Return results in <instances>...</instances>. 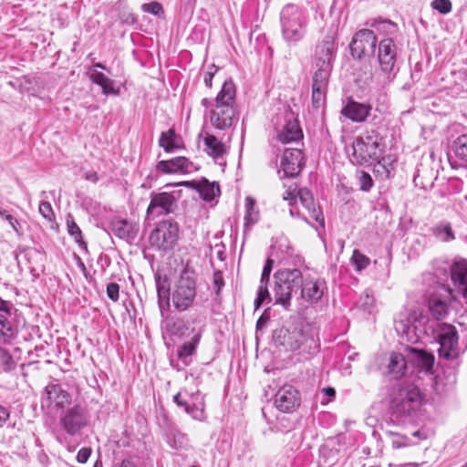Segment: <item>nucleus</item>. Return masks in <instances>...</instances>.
Returning <instances> with one entry per match:
<instances>
[{
    "instance_id": "f257e3e1",
    "label": "nucleus",
    "mask_w": 467,
    "mask_h": 467,
    "mask_svg": "<svg viewBox=\"0 0 467 467\" xmlns=\"http://www.w3.org/2000/svg\"><path fill=\"white\" fill-rule=\"evenodd\" d=\"M422 395L414 384H400L390 394V410L397 418L411 417L422 405Z\"/></svg>"
},
{
    "instance_id": "f03ea898",
    "label": "nucleus",
    "mask_w": 467,
    "mask_h": 467,
    "mask_svg": "<svg viewBox=\"0 0 467 467\" xmlns=\"http://www.w3.org/2000/svg\"><path fill=\"white\" fill-rule=\"evenodd\" d=\"M235 94L234 82L225 80L215 99L214 109L211 111V122L215 129L226 130L233 125L235 117Z\"/></svg>"
},
{
    "instance_id": "7ed1b4c3",
    "label": "nucleus",
    "mask_w": 467,
    "mask_h": 467,
    "mask_svg": "<svg viewBox=\"0 0 467 467\" xmlns=\"http://www.w3.org/2000/svg\"><path fill=\"white\" fill-rule=\"evenodd\" d=\"M274 279L275 304L281 305L288 310L291 306L292 294L300 291L303 285V274L296 268H285L276 271Z\"/></svg>"
},
{
    "instance_id": "20e7f679",
    "label": "nucleus",
    "mask_w": 467,
    "mask_h": 467,
    "mask_svg": "<svg viewBox=\"0 0 467 467\" xmlns=\"http://www.w3.org/2000/svg\"><path fill=\"white\" fill-rule=\"evenodd\" d=\"M431 323L429 317L417 308L401 314L399 319L395 320V329L406 340L416 342L420 334H429Z\"/></svg>"
},
{
    "instance_id": "39448f33",
    "label": "nucleus",
    "mask_w": 467,
    "mask_h": 467,
    "mask_svg": "<svg viewBox=\"0 0 467 467\" xmlns=\"http://www.w3.org/2000/svg\"><path fill=\"white\" fill-rule=\"evenodd\" d=\"M196 297V274L193 270L184 269L175 282L171 300L174 307L185 311L192 306Z\"/></svg>"
},
{
    "instance_id": "423d86ee",
    "label": "nucleus",
    "mask_w": 467,
    "mask_h": 467,
    "mask_svg": "<svg viewBox=\"0 0 467 467\" xmlns=\"http://www.w3.org/2000/svg\"><path fill=\"white\" fill-rule=\"evenodd\" d=\"M379 134L372 130L357 137L352 143L351 161L359 165L379 161L381 156Z\"/></svg>"
},
{
    "instance_id": "0eeeda50",
    "label": "nucleus",
    "mask_w": 467,
    "mask_h": 467,
    "mask_svg": "<svg viewBox=\"0 0 467 467\" xmlns=\"http://www.w3.org/2000/svg\"><path fill=\"white\" fill-rule=\"evenodd\" d=\"M429 331L440 345L439 356L446 359H452L458 355L459 336L456 327L448 323H438L434 327L431 323Z\"/></svg>"
},
{
    "instance_id": "6e6552de",
    "label": "nucleus",
    "mask_w": 467,
    "mask_h": 467,
    "mask_svg": "<svg viewBox=\"0 0 467 467\" xmlns=\"http://www.w3.org/2000/svg\"><path fill=\"white\" fill-rule=\"evenodd\" d=\"M282 33L287 42L296 43L305 35L304 20L300 9L289 4L281 11Z\"/></svg>"
},
{
    "instance_id": "1a4fd4ad",
    "label": "nucleus",
    "mask_w": 467,
    "mask_h": 467,
    "mask_svg": "<svg viewBox=\"0 0 467 467\" xmlns=\"http://www.w3.org/2000/svg\"><path fill=\"white\" fill-rule=\"evenodd\" d=\"M451 289L444 285H438L427 300L428 311L434 320H442L450 313L452 301Z\"/></svg>"
},
{
    "instance_id": "9d476101",
    "label": "nucleus",
    "mask_w": 467,
    "mask_h": 467,
    "mask_svg": "<svg viewBox=\"0 0 467 467\" xmlns=\"http://www.w3.org/2000/svg\"><path fill=\"white\" fill-rule=\"evenodd\" d=\"M179 226L171 221H162L150 233L149 241L151 246L159 250H171L176 244Z\"/></svg>"
},
{
    "instance_id": "9b49d317",
    "label": "nucleus",
    "mask_w": 467,
    "mask_h": 467,
    "mask_svg": "<svg viewBox=\"0 0 467 467\" xmlns=\"http://www.w3.org/2000/svg\"><path fill=\"white\" fill-rule=\"evenodd\" d=\"M89 417L85 407L76 404L64 410L59 416V422L64 431L70 436L80 433L88 426Z\"/></svg>"
},
{
    "instance_id": "f8f14e48",
    "label": "nucleus",
    "mask_w": 467,
    "mask_h": 467,
    "mask_svg": "<svg viewBox=\"0 0 467 467\" xmlns=\"http://www.w3.org/2000/svg\"><path fill=\"white\" fill-rule=\"evenodd\" d=\"M377 58L380 71L385 74L388 81H391L398 71L397 46L393 39L385 38L379 43Z\"/></svg>"
},
{
    "instance_id": "ddd939ff",
    "label": "nucleus",
    "mask_w": 467,
    "mask_h": 467,
    "mask_svg": "<svg viewBox=\"0 0 467 467\" xmlns=\"http://www.w3.org/2000/svg\"><path fill=\"white\" fill-rule=\"evenodd\" d=\"M377 37L370 29L358 31L349 45L351 54L358 59L365 57H371L375 54Z\"/></svg>"
},
{
    "instance_id": "4468645a",
    "label": "nucleus",
    "mask_w": 467,
    "mask_h": 467,
    "mask_svg": "<svg viewBox=\"0 0 467 467\" xmlns=\"http://www.w3.org/2000/svg\"><path fill=\"white\" fill-rule=\"evenodd\" d=\"M312 77V104L319 109L324 103L332 67L314 66Z\"/></svg>"
},
{
    "instance_id": "2eb2a0df",
    "label": "nucleus",
    "mask_w": 467,
    "mask_h": 467,
    "mask_svg": "<svg viewBox=\"0 0 467 467\" xmlns=\"http://www.w3.org/2000/svg\"><path fill=\"white\" fill-rule=\"evenodd\" d=\"M177 207V198L171 192H152L150 202L147 208V214L154 217L166 215L175 211Z\"/></svg>"
},
{
    "instance_id": "dca6fc26",
    "label": "nucleus",
    "mask_w": 467,
    "mask_h": 467,
    "mask_svg": "<svg viewBox=\"0 0 467 467\" xmlns=\"http://www.w3.org/2000/svg\"><path fill=\"white\" fill-rule=\"evenodd\" d=\"M305 165V157L301 150L287 148L284 150L280 167L286 177L297 176Z\"/></svg>"
},
{
    "instance_id": "f3484780",
    "label": "nucleus",
    "mask_w": 467,
    "mask_h": 467,
    "mask_svg": "<svg viewBox=\"0 0 467 467\" xmlns=\"http://www.w3.org/2000/svg\"><path fill=\"white\" fill-rule=\"evenodd\" d=\"M275 405L282 412H291L300 405V396L292 385H284L275 396Z\"/></svg>"
},
{
    "instance_id": "a211bd4d",
    "label": "nucleus",
    "mask_w": 467,
    "mask_h": 467,
    "mask_svg": "<svg viewBox=\"0 0 467 467\" xmlns=\"http://www.w3.org/2000/svg\"><path fill=\"white\" fill-rule=\"evenodd\" d=\"M274 342L287 351L297 350L303 343L304 336L300 330H290L285 327L275 329L273 335Z\"/></svg>"
},
{
    "instance_id": "6ab92c4d",
    "label": "nucleus",
    "mask_w": 467,
    "mask_h": 467,
    "mask_svg": "<svg viewBox=\"0 0 467 467\" xmlns=\"http://www.w3.org/2000/svg\"><path fill=\"white\" fill-rule=\"evenodd\" d=\"M326 284L324 281L303 276V285L300 287V299L306 303H317L324 294Z\"/></svg>"
},
{
    "instance_id": "aec40b11",
    "label": "nucleus",
    "mask_w": 467,
    "mask_h": 467,
    "mask_svg": "<svg viewBox=\"0 0 467 467\" xmlns=\"http://www.w3.org/2000/svg\"><path fill=\"white\" fill-rule=\"evenodd\" d=\"M71 397L69 393L64 390L58 384H49L45 389L44 396L41 400L42 407L64 408L70 403Z\"/></svg>"
},
{
    "instance_id": "412c9836",
    "label": "nucleus",
    "mask_w": 467,
    "mask_h": 467,
    "mask_svg": "<svg viewBox=\"0 0 467 467\" xmlns=\"http://www.w3.org/2000/svg\"><path fill=\"white\" fill-rule=\"evenodd\" d=\"M335 48L333 37H325L316 47L314 66L332 67Z\"/></svg>"
},
{
    "instance_id": "4be33fe9",
    "label": "nucleus",
    "mask_w": 467,
    "mask_h": 467,
    "mask_svg": "<svg viewBox=\"0 0 467 467\" xmlns=\"http://www.w3.org/2000/svg\"><path fill=\"white\" fill-rule=\"evenodd\" d=\"M273 265L274 260H272L271 258H267L262 271L257 296L254 300L255 309H258L263 303H270L272 300L268 291V283L270 280V275L273 269Z\"/></svg>"
},
{
    "instance_id": "5701e85b",
    "label": "nucleus",
    "mask_w": 467,
    "mask_h": 467,
    "mask_svg": "<svg viewBox=\"0 0 467 467\" xmlns=\"http://www.w3.org/2000/svg\"><path fill=\"white\" fill-rule=\"evenodd\" d=\"M451 278L457 291L467 298V262H455L451 266Z\"/></svg>"
},
{
    "instance_id": "b1692460",
    "label": "nucleus",
    "mask_w": 467,
    "mask_h": 467,
    "mask_svg": "<svg viewBox=\"0 0 467 467\" xmlns=\"http://www.w3.org/2000/svg\"><path fill=\"white\" fill-rule=\"evenodd\" d=\"M297 195L302 205L308 211L310 219L318 223V224L324 228L325 219L322 211L316 205L311 192L306 188H302L297 191Z\"/></svg>"
},
{
    "instance_id": "393cba45",
    "label": "nucleus",
    "mask_w": 467,
    "mask_h": 467,
    "mask_svg": "<svg viewBox=\"0 0 467 467\" xmlns=\"http://www.w3.org/2000/svg\"><path fill=\"white\" fill-rule=\"evenodd\" d=\"M370 110L371 106L369 104L349 100L343 107L341 113L343 116L347 117L354 122H363L369 115Z\"/></svg>"
},
{
    "instance_id": "a878e982",
    "label": "nucleus",
    "mask_w": 467,
    "mask_h": 467,
    "mask_svg": "<svg viewBox=\"0 0 467 467\" xmlns=\"http://www.w3.org/2000/svg\"><path fill=\"white\" fill-rule=\"evenodd\" d=\"M192 163L185 157H176L168 161H161L156 168L162 173L189 172Z\"/></svg>"
},
{
    "instance_id": "bb28decb",
    "label": "nucleus",
    "mask_w": 467,
    "mask_h": 467,
    "mask_svg": "<svg viewBox=\"0 0 467 467\" xmlns=\"http://www.w3.org/2000/svg\"><path fill=\"white\" fill-rule=\"evenodd\" d=\"M111 231L120 239L133 241L137 237L139 225L127 220H115L111 223Z\"/></svg>"
},
{
    "instance_id": "cd10ccee",
    "label": "nucleus",
    "mask_w": 467,
    "mask_h": 467,
    "mask_svg": "<svg viewBox=\"0 0 467 467\" xmlns=\"http://www.w3.org/2000/svg\"><path fill=\"white\" fill-rule=\"evenodd\" d=\"M278 140L282 143H289L298 141L303 139V131L299 126L297 119H288L285 124L277 135Z\"/></svg>"
},
{
    "instance_id": "c85d7f7f",
    "label": "nucleus",
    "mask_w": 467,
    "mask_h": 467,
    "mask_svg": "<svg viewBox=\"0 0 467 467\" xmlns=\"http://www.w3.org/2000/svg\"><path fill=\"white\" fill-rule=\"evenodd\" d=\"M431 234L440 242L449 243L455 240V234L451 223L441 221L431 228Z\"/></svg>"
},
{
    "instance_id": "c756f323",
    "label": "nucleus",
    "mask_w": 467,
    "mask_h": 467,
    "mask_svg": "<svg viewBox=\"0 0 467 467\" xmlns=\"http://www.w3.org/2000/svg\"><path fill=\"white\" fill-rule=\"evenodd\" d=\"M409 351L412 359L414 360L418 367L427 371L432 369L434 364L433 354L414 348H409Z\"/></svg>"
},
{
    "instance_id": "7c9ffc66",
    "label": "nucleus",
    "mask_w": 467,
    "mask_h": 467,
    "mask_svg": "<svg viewBox=\"0 0 467 467\" xmlns=\"http://www.w3.org/2000/svg\"><path fill=\"white\" fill-rule=\"evenodd\" d=\"M204 149L203 150L213 159L222 157L224 152V145L214 135L207 133L203 139Z\"/></svg>"
},
{
    "instance_id": "2f4dec72",
    "label": "nucleus",
    "mask_w": 467,
    "mask_h": 467,
    "mask_svg": "<svg viewBox=\"0 0 467 467\" xmlns=\"http://www.w3.org/2000/svg\"><path fill=\"white\" fill-rule=\"evenodd\" d=\"M197 191L204 201H213L220 193L218 183L202 179L197 183Z\"/></svg>"
},
{
    "instance_id": "473e14b6",
    "label": "nucleus",
    "mask_w": 467,
    "mask_h": 467,
    "mask_svg": "<svg viewBox=\"0 0 467 467\" xmlns=\"http://www.w3.org/2000/svg\"><path fill=\"white\" fill-rule=\"evenodd\" d=\"M201 339V335H194L190 341L184 342L178 349V358L185 364L190 363L191 357L194 354L197 345Z\"/></svg>"
},
{
    "instance_id": "72a5a7b5",
    "label": "nucleus",
    "mask_w": 467,
    "mask_h": 467,
    "mask_svg": "<svg viewBox=\"0 0 467 467\" xmlns=\"http://www.w3.org/2000/svg\"><path fill=\"white\" fill-rule=\"evenodd\" d=\"M180 138L176 135L175 131L171 129L167 131L161 132L159 140V145L166 152H172L175 149L180 148Z\"/></svg>"
},
{
    "instance_id": "f704fd0d",
    "label": "nucleus",
    "mask_w": 467,
    "mask_h": 467,
    "mask_svg": "<svg viewBox=\"0 0 467 467\" xmlns=\"http://www.w3.org/2000/svg\"><path fill=\"white\" fill-rule=\"evenodd\" d=\"M156 287L158 294V303L160 309L162 311L170 306V285L166 279H161V276L156 277Z\"/></svg>"
},
{
    "instance_id": "c9c22d12",
    "label": "nucleus",
    "mask_w": 467,
    "mask_h": 467,
    "mask_svg": "<svg viewBox=\"0 0 467 467\" xmlns=\"http://www.w3.org/2000/svg\"><path fill=\"white\" fill-rule=\"evenodd\" d=\"M89 78L92 80V82L99 85L102 88V91L104 94H118V89H115L114 88V81L109 78L102 72H90Z\"/></svg>"
},
{
    "instance_id": "e433bc0d",
    "label": "nucleus",
    "mask_w": 467,
    "mask_h": 467,
    "mask_svg": "<svg viewBox=\"0 0 467 467\" xmlns=\"http://www.w3.org/2000/svg\"><path fill=\"white\" fill-rule=\"evenodd\" d=\"M406 369L405 358L400 353H391L389 362L388 365V371L392 374L394 378H399L404 374Z\"/></svg>"
},
{
    "instance_id": "4c0bfd02",
    "label": "nucleus",
    "mask_w": 467,
    "mask_h": 467,
    "mask_svg": "<svg viewBox=\"0 0 467 467\" xmlns=\"http://www.w3.org/2000/svg\"><path fill=\"white\" fill-rule=\"evenodd\" d=\"M165 327L168 333L173 336L182 337L189 329L186 322L181 317H168L165 321Z\"/></svg>"
},
{
    "instance_id": "58836bf2",
    "label": "nucleus",
    "mask_w": 467,
    "mask_h": 467,
    "mask_svg": "<svg viewBox=\"0 0 467 467\" xmlns=\"http://www.w3.org/2000/svg\"><path fill=\"white\" fill-rule=\"evenodd\" d=\"M259 220V212L255 208V201L247 196L245 198V215H244V227L245 229L250 228Z\"/></svg>"
},
{
    "instance_id": "ea45409f",
    "label": "nucleus",
    "mask_w": 467,
    "mask_h": 467,
    "mask_svg": "<svg viewBox=\"0 0 467 467\" xmlns=\"http://www.w3.org/2000/svg\"><path fill=\"white\" fill-rule=\"evenodd\" d=\"M66 223L68 234L74 238L75 242L79 245V247L87 250L88 246L87 243L83 240L82 232L74 221V218L71 214L67 215Z\"/></svg>"
},
{
    "instance_id": "a19ab883",
    "label": "nucleus",
    "mask_w": 467,
    "mask_h": 467,
    "mask_svg": "<svg viewBox=\"0 0 467 467\" xmlns=\"http://www.w3.org/2000/svg\"><path fill=\"white\" fill-rule=\"evenodd\" d=\"M15 336L14 327L5 315L0 314V345L9 343Z\"/></svg>"
},
{
    "instance_id": "79ce46f5",
    "label": "nucleus",
    "mask_w": 467,
    "mask_h": 467,
    "mask_svg": "<svg viewBox=\"0 0 467 467\" xmlns=\"http://www.w3.org/2000/svg\"><path fill=\"white\" fill-rule=\"evenodd\" d=\"M370 26L385 34H393L397 28V25L389 19H375Z\"/></svg>"
},
{
    "instance_id": "37998d69",
    "label": "nucleus",
    "mask_w": 467,
    "mask_h": 467,
    "mask_svg": "<svg viewBox=\"0 0 467 467\" xmlns=\"http://www.w3.org/2000/svg\"><path fill=\"white\" fill-rule=\"evenodd\" d=\"M454 151L458 157L467 161V134L461 135L454 141Z\"/></svg>"
},
{
    "instance_id": "c03bdc74",
    "label": "nucleus",
    "mask_w": 467,
    "mask_h": 467,
    "mask_svg": "<svg viewBox=\"0 0 467 467\" xmlns=\"http://www.w3.org/2000/svg\"><path fill=\"white\" fill-rule=\"evenodd\" d=\"M351 260L359 271L365 269L369 265V258L361 254L358 250H354Z\"/></svg>"
},
{
    "instance_id": "a18cd8bd",
    "label": "nucleus",
    "mask_w": 467,
    "mask_h": 467,
    "mask_svg": "<svg viewBox=\"0 0 467 467\" xmlns=\"http://www.w3.org/2000/svg\"><path fill=\"white\" fill-rule=\"evenodd\" d=\"M141 9L145 13H150L157 16H161L163 15V8L162 5L156 1L146 3L141 5Z\"/></svg>"
},
{
    "instance_id": "49530a36",
    "label": "nucleus",
    "mask_w": 467,
    "mask_h": 467,
    "mask_svg": "<svg viewBox=\"0 0 467 467\" xmlns=\"http://www.w3.org/2000/svg\"><path fill=\"white\" fill-rule=\"evenodd\" d=\"M358 182L360 189L364 192H368L373 186V180L371 176L366 171H359L358 173Z\"/></svg>"
},
{
    "instance_id": "de8ad7c7",
    "label": "nucleus",
    "mask_w": 467,
    "mask_h": 467,
    "mask_svg": "<svg viewBox=\"0 0 467 467\" xmlns=\"http://www.w3.org/2000/svg\"><path fill=\"white\" fill-rule=\"evenodd\" d=\"M431 5L433 9L443 15L451 11V2L450 0H433Z\"/></svg>"
},
{
    "instance_id": "09e8293b",
    "label": "nucleus",
    "mask_w": 467,
    "mask_h": 467,
    "mask_svg": "<svg viewBox=\"0 0 467 467\" xmlns=\"http://www.w3.org/2000/svg\"><path fill=\"white\" fill-rule=\"evenodd\" d=\"M38 211L40 214L47 221L51 222L55 219L53 208L48 202L42 201L39 203Z\"/></svg>"
},
{
    "instance_id": "8fccbe9b",
    "label": "nucleus",
    "mask_w": 467,
    "mask_h": 467,
    "mask_svg": "<svg viewBox=\"0 0 467 467\" xmlns=\"http://www.w3.org/2000/svg\"><path fill=\"white\" fill-rule=\"evenodd\" d=\"M374 304V298L368 293L362 295L358 302V305L366 311H368Z\"/></svg>"
},
{
    "instance_id": "3c124183",
    "label": "nucleus",
    "mask_w": 467,
    "mask_h": 467,
    "mask_svg": "<svg viewBox=\"0 0 467 467\" xmlns=\"http://www.w3.org/2000/svg\"><path fill=\"white\" fill-rule=\"evenodd\" d=\"M107 296L113 302H117L119 297V285L117 283H109L107 285Z\"/></svg>"
},
{
    "instance_id": "603ef678",
    "label": "nucleus",
    "mask_w": 467,
    "mask_h": 467,
    "mask_svg": "<svg viewBox=\"0 0 467 467\" xmlns=\"http://www.w3.org/2000/svg\"><path fill=\"white\" fill-rule=\"evenodd\" d=\"M269 320H270V316L268 314V309H267V310H265V312L257 319L256 326H255L256 337H258L259 332L263 331V329L266 327Z\"/></svg>"
},
{
    "instance_id": "864d4df0",
    "label": "nucleus",
    "mask_w": 467,
    "mask_h": 467,
    "mask_svg": "<svg viewBox=\"0 0 467 467\" xmlns=\"http://www.w3.org/2000/svg\"><path fill=\"white\" fill-rule=\"evenodd\" d=\"M213 282L214 287L216 288L215 293L217 296H219L221 293V289L224 285L223 273L221 271L214 272L213 276Z\"/></svg>"
},
{
    "instance_id": "5fc2aeb1",
    "label": "nucleus",
    "mask_w": 467,
    "mask_h": 467,
    "mask_svg": "<svg viewBox=\"0 0 467 467\" xmlns=\"http://www.w3.org/2000/svg\"><path fill=\"white\" fill-rule=\"evenodd\" d=\"M297 196L298 195H297L296 186H295L294 188L289 186V188L285 192L283 199L285 201H287L290 205H293L294 202H296Z\"/></svg>"
},
{
    "instance_id": "6e6d98bb",
    "label": "nucleus",
    "mask_w": 467,
    "mask_h": 467,
    "mask_svg": "<svg viewBox=\"0 0 467 467\" xmlns=\"http://www.w3.org/2000/svg\"><path fill=\"white\" fill-rule=\"evenodd\" d=\"M203 403L200 402L199 405L193 404L190 405V411H186L188 414L192 415L193 419H200L203 413Z\"/></svg>"
},
{
    "instance_id": "4d7b16f0",
    "label": "nucleus",
    "mask_w": 467,
    "mask_h": 467,
    "mask_svg": "<svg viewBox=\"0 0 467 467\" xmlns=\"http://www.w3.org/2000/svg\"><path fill=\"white\" fill-rule=\"evenodd\" d=\"M90 455H91L90 448H86V447L81 448L78 452L77 461L79 463H85L88 460Z\"/></svg>"
},
{
    "instance_id": "13d9d810",
    "label": "nucleus",
    "mask_w": 467,
    "mask_h": 467,
    "mask_svg": "<svg viewBox=\"0 0 467 467\" xmlns=\"http://www.w3.org/2000/svg\"><path fill=\"white\" fill-rule=\"evenodd\" d=\"M12 304L8 301L3 300L0 297V314L5 315V317L11 315Z\"/></svg>"
},
{
    "instance_id": "bf43d9fd",
    "label": "nucleus",
    "mask_w": 467,
    "mask_h": 467,
    "mask_svg": "<svg viewBox=\"0 0 467 467\" xmlns=\"http://www.w3.org/2000/svg\"><path fill=\"white\" fill-rule=\"evenodd\" d=\"M211 69H213V70L208 71V72L205 74V76H204V79H203V80H204L205 85H206L208 88H211V87H212V80H213V75H214V73L217 71V68L215 67V66H214V65H213V66L211 67Z\"/></svg>"
},
{
    "instance_id": "052dcab7",
    "label": "nucleus",
    "mask_w": 467,
    "mask_h": 467,
    "mask_svg": "<svg viewBox=\"0 0 467 467\" xmlns=\"http://www.w3.org/2000/svg\"><path fill=\"white\" fill-rule=\"evenodd\" d=\"M173 400L178 406L183 407L185 411H190V404L186 400H182L180 393L173 397Z\"/></svg>"
},
{
    "instance_id": "680f3d73",
    "label": "nucleus",
    "mask_w": 467,
    "mask_h": 467,
    "mask_svg": "<svg viewBox=\"0 0 467 467\" xmlns=\"http://www.w3.org/2000/svg\"><path fill=\"white\" fill-rule=\"evenodd\" d=\"M9 410L5 407L0 405V427H2L9 419Z\"/></svg>"
},
{
    "instance_id": "e2e57ef3",
    "label": "nucleus",
    "mask_w": 467,
    "mask_h": 467,
    "mask_svg": "<svg viewBox=\"0 0 467 467\" xmlns=\"http://www.w3.org/2000/svg\"><path fill=\"white\" fill-rule=\"evenodd\" d=\"M6 221L10 223V225L12 226V228L16 232L18 233V229H17V226L19 225V223L18 221L13 217L12 215H6Z\"/></svg>"
},
{
    "instance_id": "0e129e2a",
    "label": "nucleus",
    "mask_w": 467,
    "mask_h": 467,
    "mask_svg": "<svg viewBox=\"0 0 467 467\" xmlns=\"http://www.w3.org/2000/svg\"><path fill=\"white\" fill-rule=\"evenodd\" d=\"M323 390L329 397H335L336 395V390L331 387L325 388Z\"/></svg>"
},
{
    "instance_id": "69168bd1",
    "label": "nucleus",
    "mask_w": 467,
    "mask_h": 467,
    "mask_svg": "<svg viewBox=\"0 0 467 467\" xmlns=\"http://www.w3.org/2000/svg\"><path fill=\"white\" fill-rule=\"evenodd\" d=\"M133 464L130 460H123L120 467H132Z\"/></svg>"
},
{
    "instance_id": "338daca9",
    "label": "nucleus",
    "mask_w": 467,
    "mask_h": 467,
    "mask_svg": "<svg viewBox=\"0 0 467 467\" xmlns=\"http://www.w3.org/2000/svg\"><path fill=\"white\" fill-rule=\"evenodd\" d=\"M420 464L418 463H415V462H410V463H406L404 465H402L401 467H419Z\"/></svg>"
},
{
    "instance_id": "774afa93",
    "label": "nucleus",
    "mask_w": 467,
    "mask_h": 467,
    "mask_svg": "<svg viewBox=\"0 0 467 467\" xmlns=\"http://www.w3.org/2000/svg\"><path fill=\"white\" fill-rule=\"evenodd\" d=\"M94 67H95L101 68V69H105V70L107 69V67H106L103 64H101V63H99V62L96 63V64L94 65Z\"/></svg>"
}]
</instances>
